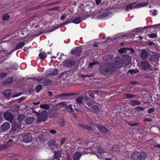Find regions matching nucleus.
<instances>
[{
  "label": "nucleus",
  "mask_w": 160,
  "mask_h": 160,
  "mask_svg": "<svg viewBox=\"0 0 160 160\" xmlns=\"http://www.w3.org/2000/svg\"><path fill=\"white\" fill-rule=\"evenodd\" d=\"M13 78H8L6 80V82L8 83H11L13 81Z\"/></svg>",
  "instance_id": "51"
},
{
  "label": "nucleus",
  "mask_w": 160,
  "mask_h": 160,
  "mask_svg": "<svg viewBox=\"0 0 160 160\" xmlns=\"http://www.w3.org/2000/svg\"><path fill=\"white\" fill-rule=\"evenodd\" d=\"M11 90L10 89H7L3 92V94L6 97L9 98L11 95Z\"/></svg>",
  "instance_id": "32"
},
{
  "label": "nucleus",
  "mask_w": 160,
  "mask_h": 160,
  "mask_svg": "<svg viewBox=\"0 0 160 160\" xmlns=\"http://www.w3.org/2000/svg\"><path fill=\"white\" fill-rule=\"evenodd\" d=\"M147 156V153L143 152L140 153L138 151H135L131 154V158L133 160H144Z\"/></svg>",
  "instance_id": "3"
},
{
  "label": "nucleus",
  "mask_w": 160,
  "mask_h": 160,
  "mask_svg": "<svg viewBox=\"0 0 160 160\" xmlns=\"http://www.w3.org/2000/svg\"><path fill=\"white\" fill-rule=\"evenodd\" d=\"M58 114V112L57 109L55 108H50L48 111V115L50 118L56 117Z\"/></svg>",
  "instance_id": "10"
},
{
  "label": "nucleus",
  "mask_w": 160,
  "mask_h": 160,
  "mask_svg": "<svg viewBox=\"0 0 160 160\" xmlns=\"http://www.w3.org/2000/svg\"><path fill=\"white\" fill-rule=\"evenodd\" d=\"M42 86L40 84H39L36 87V90L37 91L39 92L42 89Z\"/></svg>",
  "instance_id": "50"
},
{
  "label": "nucleus",
  "mask_w": 160,
  "mask_h": 160,
  "mask_svg": "<svg viewBox=\"0 0 160 160\" xmlns=\"http://www.w3.org/2000/svg\"><path fill=\"white\" fill-rule=\"evenodd\" d=\"M24 116L22 115H19L18 117V120L20 122L22 121L24 119Z\"/></svg>",
  "instance_id": "48"
},
{
  "label": "nucleus",
  "mask_w": 160,
  "mask_h": 160,
  "mask_svg": "<svg viewBox=\"0 0 160 160\" xmlns=\"http://www.w3.org/2000/svg\"><path fill=\"white\" fill-rule=\"evenodd\" d=\"M37 122L46 121L47 120V114L45 111H43L40 112H37Z\"/></svg>",
  "instance_id": "4"
},
{
  "label": "nucleus",
  "mask_w": 160,
  "mask_h": 160,
  "mask_svg": "<svg viewBox=\"0 0 160 160\" xmlns=\"http://www.w3.org/2000/svg\"><path fill=\"white\" fill-rule=\"evenodd\" d=\"M82 21L80 17H77L75 18L72 21V22L78 24L79 23Z\"/></svg>",
  "instance_id": "33"
},
{
  "label": "nucleus",
  "mask_w": 160,
  "mask_h": 160,
  "mask_svg": "<svg viewBox=\"0 0 160 160\" xmlns=\"http://www.w3.org/2000/svg\"><path fill=\"white\" fill-rule=\"evenodd\" d=\"M141 101L138 100H133L131 101L130 104L132 106H135L140 105L141 103Z\"/></svg>",
  "instance_id": "31"
},
{
  "label": "nucleus",
  "mask_w": 160,
  "mask_h": 160,
  "mask_svg": "<svg viewBox=\"0 0 160 160\" xmlns=\"http://www.w3.org/2000/svg\"><path fill=\"white\" fill-rule=\"evenodd\" d=\"M94 76V74L92 73L90 75H83L82 76V78L88 77L89 78Z\"/></svg>",
  "instance_id": "54"
},
{
  "label": "nucleus",
  "mask_w": 160,
  "mask_h": 160,
  "mask_svg": "<svg viewBox=\"0 0 160 160\" xmlns=\"http://www.w3.org/2000/svg\"><path fill=\"white\" fill-rule=\"evenodd\" d=\"M109 15L108 12H104L102 14L98 15L97 16V18L99 19H102L106 17H107Z\"/></svg>",
  "instance_id": "27"
},
{
  "label": "nucleus",
  "mask_w": 160,
  "mask_h": 160,
  "mask_svg": "<svg viewBox=\"0 0 160 160\" xmlns=\"http://www.w3.org/2000/svg\"><path fill=\"white\" fill-rule=\"evenodd\" d=\"M139 64L138 66L140 68L146 71H149V70H151L149 69L150 65L147 61H142Z\"/></svg>",
  "instance_id": "7"
},
{
  "label": "nucleus",
  "mask_w": 160,
  "mask_h": 160,
  "mask_svg": "<svg viewBox=\"0 0 160 160\" xmlns=\"http://www.w3.org/2000/svg\"><path fill=\"white\" fill-rule=\"evenodd\" d=\"M7 75V73L6 72L0 73V75L1 78H4Z\"/></svg>",
  "instance_id": "57"
},
{
  "label": "nucleus",
  "mask_w": 160,
  "mask_h": 160,
  "mask_svg": "<svg viewBox=\"0 0 160 160\" xmlns=\"http://www.w3.org/2000/svg\"><path fill=\"white\" fill-rule=\"evenodd\" d=\"M48 144L51 146H55L57 145V143L56 141L51 140L49 142Z\"/></svg>",
  "instance_id": "39"
},
{
  "label": "nucleus",
  "mask_w": 160,
  "mask_h": 160,
  "mask_svg": "<svg viewBox=\"0 0 160 160\" xmlns=\"http://www.w3.org/2000/svg\"><path fill=\"white\" fill-rule=\"evenodd\" d=\"M147 35L150 38H154L156 37L157 36V35L155 33L148 34Z\"/></svg>",
  "instance_id": "47"
},
{
  "label": "nucleus",
  "mask_w": 160,
  "mask_h": 160,
  "mask_svg": "<svg viewBox=\"0 0 160 160\" xmlns=\"http://www.w3.org/2000/svg\"><path fill=\"white\" fill-rule=\"evenodd\" d=\"M83 98L81 97H80L77 98L76 99V102L78 104H81L82 103Z\"/></svg>",
  "instance_id": "44"
},
{
  "label": "nucleus",
  "mask_w": 160,
  "mask_h": 160,
  "mask_svg": "<svg viewBox=\"0 0 160 160\" xmlns=\"http://www.w3.org/2000/svg\"><path fill=\"white\" fill-rule=\"evenodd\" d=\"M95 126L98 130L100 132L104 134H106L109 132V130L106 127L98 124L96 123Z\"/></svg>",
  "instance_id": "12"
},
{
  "label": "nucleus",
  "mask_w": 160,
  "mask_h": 160,
  "mask_svg": "<svg viewBox=\"0 0 160 160\" xmlns=\"http://www.w3.org/2000/svg\"><path fill=\"white\" fill-rule=\"evenodd\" d=\"M153 57L154 58H158L159 57V54L157 53H156L153 56Z\"/></svg>",
  "instance_id": "64"
},
{
  "label": "nucleus",
  "mask_w": 160,
  "mask_h": 160,
  "mask_svg": "<svg viewBox=\"0 0 160 160\" xmlns=\"http://www.w3.org/2000/svg\"><path fill=\"white\" fill-rule=\"evenodd\" d=\"M92 112L98 113L99 112V107L97 105L93 106L92 108Z\"/></svg>",
  "instance_id": "29"
},
{
  "label": "nucleus",
  "mask_w": 160,
  "mask_h": 160,
  "mask_svg": "<svg viewBox=\"0 0 160 160\" xmlns=\"http://www.w3.org/2000/svg\"><path fill=\"white\" fill-rule=\"evenodd\" d=\"M20 108L18 105H13L11 107L10 109L11 111L12 112H17L20 109Z\"/></svg>",
  "instance_id": "28"
},
{
  "label": "nucleus",
  "mask_w": 160,
  "mask_h": 160,
  "mask_svg": "<svg viewBox=\"0 0 160 160\" xmlns=\"http://www.w3.org/2000/svg\"><path fill=\"white\" fill-rule=\"evenodd\" d=\"M72 104H69L68 105H67V106L66 108L68 109V111L70 113H74V110L72 107Z\"/></svg>",
  "instance_id": "34"
},
{
  "label": "nucleus",
  "mask_w": 160,
  "mask_h": 160,
  "mask_svg": "<svg viewBox=\"0 0 160 160\" xmlns=\"http://www.w3.org/2000/svg\"><path fill=\"white\" fill-rule=\"evenodd\" d=\"M91 143H93V146L91 147V149L93 152L95 153L96 154L97 153L101 154L104 152V150L101 147V143L98 141H95L93 142H88L87 143V145L88 146L89 144H91Z\"/></svg>",
  "instance_id": "2"
},
{
  "label": "nucleus",
  "mask_w": 160,
  "mask_h": 160,
  "mask_svg": "<svg viewBox=\"0 0 160 160\" xmlns=\"http://www.w3.org/2000/svg\"><path fill=\"white\" fill-rule=\"evenodd\" d=\"M49 133L52 134H54L57 133V132L55 130H50L49 132Z\"/></svg>",
  "instance_id": "56"
},
{
  "label": "nucleus",
  "mask_w": 160,
  "mask_h": 160,
  "mask_svg": "<svg viewBox=\"0 0 160 160\" xmlns=\"http://www.w3.org/2000/svg\"><path fill=\"white\" fill-rule=\"evenodd\" d=\"M148 52L145 50H143L141 54V58L142 59H146L148 57Z\"/></svg>",
  "instance_id": "30"
},
{
  "label": "nucleus",
  "mask_w": 160,
  "mask_h": 160,
  "mask_svg": "<svg viewBox=\"0 0 160 160\" xmlns=\"http://www.w3.org/2000/svg\"><path fill=\"white\" fill-rule=\"evenodd\" d=\"M114 65L116 68H120L123 66L121 59L119 57L115 58L114 59Z\"/></svg>",
  "instance_id": "11"
},
{
  "label": "nucleus",
  "mask_w": 160,
  "mask_h": 160,
  "mask_svg": "<svg viewBox=\"0 0 160 160\" xmlns=\"http://www.w3.org/2000/svg\"><path fill=\"white\" fill-rule=\"evenodd\" d=\"M82 155V152L76 151L73 154V160H79Z\"/></svg>",
  "instance_id": "18"
},
{
  "label": "nucleus",
  "mask_w": 160,
  "mask_h": 160,
  "mask_svg": "<svg viewBox=\"0 0 160 160\" xmlns=\"http://www.w3.org/2000/svg\"><path fill=\"white\" fill-rule=\"evenodd\" d=\"M139 72V70L138 69H132L129 71L128 73H130L131 75H132L133 74H135Z\"/></svg>",
  "instance_id": "38"
},
{
  "label": "nucleus",
  "mask_w": 160,
  "mask_h": 160,
  "mask_svg": "<svg viewBox=\"0 0 160 160\" xmlns=\"http://www.w3.org/2000/svg\"><path fill=\"white\" fill-rule=\"evenodd\" d=\"M76 92L64 93L59 94L56 95L54 96V98L56 99H60L61 100H63V97H67L72 96L74 95H77Z\"/></svg>",
  "instance_id": "6"
},
{
  "label": "nucleus",
  "mask_w": 160,
  "mask_h": 160,
  "mask_svg": "<svg viewBox=\"0 0 160 160\" xmlns=\"http://www.w3.org/2000/svg\"><path fill=\"white\" fill-rule=\"evenodd\" d=\"M43 77H38V78H36L35 80L37 81H39L40 82H42V80H43Z\"/></svg>",
  "instance_id": "55"
},
{
  "label": "nucleus",
  "mask_w": 160,
  "mask_h": 160,
  "mask_svg": "<svg viewBox=\"0 0 160 160\" xmlns=\"http://www.w3.org/2000/svg\"><path fill=\"white\" fill-rule=\"evenodd\" d=\"M25 43L24 41L20 42L17 44L16 46L14 49V50L16 51L21 48L25 45Z\"/></svg>",
  "instance_id": "22"
},
{
  "label": "nucleus",
  "mask_w": 160,
  "mask_h": 160,
  "mask_svg": "<svg viewBox=\"0 0 160 160\" xmlns=\"http://www.w3.org/2000/svg\"><path fill=\"white\" fill-rule=\"evenodd\" d=\"M47 55L44 54L42 52H40L39 54V58L42 59H44L46 58Z\"/></svg>",
  "instance_id": "45"
},
{
  "label": "nucleus",
  "mask_w": 160,
  "mask_h": 160,
  "mask_svg": "<svg viewBox=\"0 0 160 160\" xmlns=\"http://www.w3.org/2000/svg\"><path fill=\"white\" fill-rule=\"evenodd\" d=\"M112 148L113 150L115 151H118L119 150L118 146V145H114Z\"/></svg>",
  "instance_id": "49"
},
{
  "label": "nucleus",
  "mask_w": 160,
  "mask_h": 160,
  "mask_svg": "<svg viewBox=\"0 0 160 160\" xmlns=\"http://www.w3.org/2000/svg\"><path fill=\"white\" fill-rule=\"evenodd\" d=\"M59 124L61 127H64L65 124V121L64 118L61 119L58 122Z\"/></svg>",
  "instance_id": "41"
},
{
  "label": "nucleus",
  "mask_w": 160,
  "mask_h": 160,
  "mask_svg": "<svg viewBox=\"0 0 160 160\" xmlns=\"http://www.w3.org/2000/svg\"><path fill=\"white\" fill-rule=\"evenodd\" d=\"M65 138H63L62 139L60 140V143L61 145H63L64 144L65 142Z\"/></svg>",
  "instance_id": "53"
},
{
  "label": "nucleus",
  "mask_w": 160,
  "mask_h": 160,
  "mask_svg": "<svg viewBox=\"0 0 160 160\" xmlns=\"http://www.w3.org/2000/svg\"><path fill=\"white\" fill-rule=\"evenodd\" d=\"M97 90H95L93 91H90L88 92V95L90 97L94 98V94L98 92Z\"/></svg>",
  "instance_id": "37"
},
{
  "label": "nucleus",
  "mask_w": 160,
  "mask_h": 160,
  "mask_svg": "<svg viewBox=\"0 0 160 160\" xmlns=\"http://www.w3.org/2000/svg\"><path fill=\"white\" fill-rule=\"evenodd\" d=\"M63 65L65 67L71 68L75 66L76 63L72 60L66 59L63 62Z\"/></svg>",
  "instance_id": "8"
},
{
  "label": "nucleus",
  "mask_w": 160,
  "mask_h": 160,
  "mask_svg": "<svg viewBox=\"0 0 160 160\" xmlns=\"http://www.w3.org/2000/svg\"><path fill=\"white\" fill-rule=\"evenodd\" d=\"M67 160H71L70 155L69 152L67 153Z\"/></svg>",
  "instance_id": "63"
},
{
  "label": "nucleus",
  "mask_w": 160,
  "mask_h": 160,
  "mask_svg": "<svg viewBox=\"0 0 160 160\" xmlns=\"http://www.w3.org/2000/svg\"><path fill=\"white\" fill-rule=\"evenodd\" d=\"M155 111V109L154 108H152L148 109L147 111V112L148 113H152L154 112Z\"/></svg>",
  "instance_id": "52"
},
{
  "label": "nucleus",
  "mask_w": 160,
  "mask_h": 160,
  "mask_svg": "<svg viewBox=\"0 0 160 160\" xmlns=\"http://www.w3.org/2000/svg\"><path fill=\"white\" fill-rule=\"evenodd\" d=\"M82 52V49L80 47H76L72 49L71 51V54L75 56L78 57Z\"/></svg>",
  "instance_id": "9"
},
{
  "label": "nucleus",
  "mask_w": 160,
  "mask_h": 160,
  "mask_svg": "<svg viewBox=\"0 0 160 160\" xmlns=\"http://www.w3.org/2000/svg\"><path fill=\"white\" fill-rule=\"evenodd\" d=\"M76 142H78L77 144H79L80 146H82V144H83V142H84V141L83 139L80 138H78L77 139Z\"/></svg>",
  "instance_id": "43"
},
{
  "label": "nucleus",
  "mask_w": 160,
  "mask_h": 160,
  "mask_svg": "<svg viewBox=\"0 0 160 160\" xmlns=\"http://www.w3.org/2000/svg\"><path fill=\"white\" fill-rule=\"evenodd\" d=\"M43 80L42 82H39V83H41L43 86H46L50 85L52 83V81L48 79L43 78Z\"/></svg>",
  "instance_id": "19"
},
{
  "label": "nucleus",
  "mask_w": 160,
  "mask_h": 160,
  "mask_svg": "<svg viewBox=\"0 0 160 160\" xmlns=\"http://www.w3.org/2000/svg\"><path fill=\"white\" fill-rule=\"evenodd\" d=\"M10 124L8 122L3 123L1 127V129L3 131L8 130L10 128Z\"/></svg>",
  "instance_id": "20"
},
{
  "label": "nucleus",
  "mask_w": 160,
  "mask_h": 160,
  "mask_svg": "<svg viewBox=\"0 0 160 160\" xmlns=\"http://www.w3.org/2000/svg\"><path fill=\"white\" fill-rule=\"evenodd\" d=\"M86 104L90 108H92V107L93 106V104L90 102H87Z\"/></svg>",
  "instance_id": "59"
},
{
  "label": "nucleus",
  "mask_w": 160,
  "mask_h": 160,
  "mask_svg": "<svg viewBox=\"0 0 160 160\" xmlns=\"http://www.w3.org/2000/svg\"><path fill=\"white\" fill-rule=\"evenodd\" d=\"M115 70L114 66L112 63H106L101 67L100 73L104 75H108L112 74Z\"/></svg>",
  "instance_id": "1"
},
{
  "label": "nucleus",
  "mask_w": 160,
  "mask_h": 160,
  "mask_svg": "<svg viewBox=\"0 0 160 160\" xmlns=\"http://www.w3.org/2000/svg\"><path fill=\"white\" fill-rule=\"evenodd\" d=\"M124 96L127 99H129L135 97V95L130 94H125Z\"/></svg>",
  "instance_id": "40"
},
{
  "label": "nucleus",
  "mask_w": 160,
  "mask_h": 160,
  "mask_svg": "<svg viewBox=\"0 0 160 160\" xmlns=\"http://www.w3.org/2000/svg\"><path fill=\"white\" fill-rule=\"evenodd\" d=\"M2 20L3 21L8 20L10 18V16L8 13H4L2 15Z\"/></svg>",
  "instance_id": "36"
},
{
  "label": "nucleus",
  "mask_w": 160,
  "mask_h": 160,
  "mask_svg": "<svg viewBox=\"0 0 160 160\" xmlns=\"http://www.w3.org/2000/svg\"><path fill=\"white\" fill-rule=\"evenodd\" d=\"M25 97H22L19 98L18 99V102H22V101H24L25 99Z\"/></svg>",
  "instance_id": "58"
},
{
  "label": "nucleus",
  "mask_w": 160,
  "mask_h": 160,
  "mask_svg": "<svg viewBox=\"0 0 160 160\" xmlns=\"http://www.w3.org/2000/svg\"><path fill=\"white\" fill-rule=\"evenodd\" d=\"M147 5V4L145 2L140 3L138 4H136L135 2H134L127 5L125 8V10L126 11H129V9H132L133 8H135L140 7H142L146 6Z\"/></svg>",
  "instance_id": "5"
},
{
  "label": "nucleus",
  "mask_w": 160,
  "mask_h": 160,
  "mask_svg": "<svg viewBox=\"0 0 160 160\" xmlns=\"http://www.w3.org/2000/svg\"><path fill=\"white\" fill-rule=\"evenodd\" d=\"M35 120V118L33 117H28L26 118L25 122L26 124H30L32 123Z\"/></svg>",
  "instance_id": "26"
},
{
  "label": "nucleus",
  "mask_w": 160,
  "mask_h": 160,
  "mask_svg": "<svg viewBox=\"0 0 160 160\" xmlns=\"http://www.w3.org/2000/svg\"><path fill=\"white\" fill-rule=\"evenodd\" d=\"M144 108L141 106H138L136 107L135 108V109L136 111L140 112V111H143L144 110Z\"/></svg>",
  "instance_id": "46"
},
{
  "label": "nucleus",
  "mask_w": 160,
  "mask_h": 160,
  "mask_svg": "<svg viewBox=\"0 0 160 160\" xmlns=\"http://www.w3.org/2000/svg\"><path fill=\"white\" fill-rule=\"evenodd\" d=\"M5 119L9 121L10 122L13 120V116L12 114L9 112H5L3 115Z\"/></svg>",
  "instance_id": "13"
},
{
  "label": "nucleus",
  "mask_w": 160,
  "mask_h": 160,
  "mask_svg": "<svg viewBox=\"0 0 160 160\" xmlns=\"http://www.w3.org/2000/svg\"><path fill=\"white\" fill-rule=\"evenodd\" d=\"M139 124V123L138 122H136L133 124H131V123H129L128 125L129 126L131 127H133L135 126L136 125H138Z\"/></svg>",
  "instance_id": "61"
},
{
  "label": "nucleus",
  "mask_w": 160,
  "mask_h": 160,
  "mask_svg": "<svg viewBox=\"0 0 160 160\" xmlns=\"http://www.w3.org/2000/svg\"><path fill=\"white\" fill-rule=\"evenodd\" d=\"M143 121L144 122L147 121L148 122H152V119L150 118H145L144 119Z\"/></svg>",
  "instance_id": "60"
},
{
  "label": "nucleus",
  "mask_w": 160,
  "mask_h": 160,
  "mask_svg": "<svg viewBox=\"0 0 160 160\" xmlns=\"http://www.w3.org/2000/svg\"><path fill=\"white\" fill-rule=\"evenodd\" d=\"M32 139V135L29 133L25 134L23 137L22 141L25 142H30Z\"/></svg>",
  "instance_id": "15"
},
{
  "label": "nucleus",
  "mask_w": 160,
  "mask_h": 160,
  "mask_svg": "<svg viewBox=\"0 0 160 160\" xmlns=\"http://www.w3.org/2000/svg\"><path fill=\"white\" fill-rule=\"evenodd\" d=\"M50 105L49 104H42L40 105V107L41 108L45 109H48L50 108Z\"/></svg>",
  "instance_id": "35"
},
{
  "label": "nucleus",
  "mask_w": 160,
  "mask_h": 160,
  "mask_svg": "<svg viewBox=\"0 0 160 160\" xmlns=\"http://www.w3.org/2000/svg\"><path fill=\"white\" fill-rule=\"evenodd\" d=\"M160 25V24L151 25L147 27H145L143 28H142V27H139L134 29L133 30V31L135 32H142V30L144 29H147L149 28H150L151 27L156 28V27L158 25Z\"/></svg>",
  "instance_id": "16"
},
{
  "label": "nucleus",
  "mask_w": 160,
  "mask_h": 160,
  "mask_svg": "<svg viewBox=\"0 0 160 160\" xmlns=\"http://www.w3.org/2000/svg\"><path fill=\"white\" fill-rule=\"evenodd\" d=\"M54 158L57 159L59 160L61 158V151L60 150L56 151H54Z\"/></svg>",
  "instance_id": "23"
},
{
  "label": "nucleus",
  "mask_w": 160,
  "mask_h": 160,
  "mask_svg": "<svg viewBox=\"0 0 160 160\" xmlns=\"http://www.w3.org/2000/svg\"><path fill=\"white\" fill-rule=\"evenodd\" d=\"M34 92V90L32 88H30L29 90V92L30 94L31 95L33 94Z\"/></svg>",
  "instance_id": "62"
},
{
  "label": "nucleus",
  "mask_w": 160,
  "mask_h": 160,
  "mask_svg": "<svg viewBox=\"0 0 160 160\" xmlns=\"http://www.w3.org/2000/svg\"><path fill=\"white\" fill-rule=\"evenodd\" d=\"M78 125L79 126L83 128L86 129L89 131L93 130L92 128L89 125H86L82 124H78Z\"/></svg>",
  "instance_id": "25"
},
{
  "label": "nucleus",
  "mask_w": 160,
  "mask_h": 160,
  "mask_svg": "<svg viewBox=\"0 0 160 160\" xmlns=\"http://www.w3.org/2000/svg\"><path fill=\"white\" fill-rule=\"evenodd\" d=\"M58 105H59L61 107H65L66 108L68 104L65 102H60L58 104Z\"/></svg>",
  "instance_id": "42"
},
{
  "label": "nucleus",
  "mask_w": 160,
  "mask_h": 160,
  "mask_svg": "<svg viewBox=\"0 0 160 160\" xmlns=\"http://www.w3.org/2000/svg\"><path fill=\"white\" fill-rule=\"evenodd\" d=\"M58 73V71L56 68L49 69L47 71L46 74L48 76L56 75Z\"/></svg>",
  "instance_id": "14"
},
{
  "label": "nucleus",
  "mask_w": 160,
  "mask_h": 160,
  "mask_svg": "<svg viewBox=\"0 0 160 160\" xmlns=\"http://www.w3.org/2000/svg\"><path fill=\"white\" fill-rule=\"evenodd\" d=\"M113 59L112 56L109 55H104L103 58V61L104 62H111Z\"/></svg>",
  "instance_id": "21"
},
{
  "label": "nucleus",
  "mask_w": 160,
  "mask_h": 160,
  "mask_svg": "<svg viewBox=\"0 0 160 160\" xmlns=\"http://www.w3.org/2000/svg\"><path fill=\"white\" fill-rule=\"evenodd\" d=\"M21 125L15 122L13 124L12 127V130L14 132L17 131L21 128Z\"/></svg>",
  "instance_id": "24"
},
{
  "label": "nucleus",
  "mask_w": 160,
  "mask_h": 160,
  "mask_svg": "<svg viewBox=\"0 0 160 160\" xmlns=\"http://www.w3.org/2000/svg\"><path fill=\"white\" fill-rule=\"evenodd\" d=\"M123 61L124 64L126 65H128L131 63V58L128 55H125L123 56Z\"/></svg>",
  "instance_id": "17"
}]
</instances>
